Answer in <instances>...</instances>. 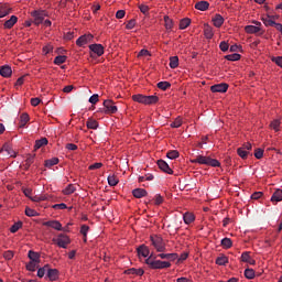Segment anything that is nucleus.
Here are the masks:
<instances>
[{"label":"nucleus","instance_id":"obj_1","mask_svg":"<svg viewBox=\"0 0 282 282\" xmlns=\"http://www.w3.org/2000/svg\"><path fill=\"white\" fill-rule=\"evenodd\" d=\"M132 101L138 102V104H142L145 106H150V105H155L160 101V98L155 95H132Z\"/></svg>","mask_w":282,"mask_h":282},{"label":"nucleus","instance_id":"obj_2","mask_svg":"<svg viewBox=\"0 0 282 282\" xmlns=\"http://www.w3.org/2000/svg\"><path fill=\"white\" fill-rule=\"evenodd\" d=\"M145 264H148V267H150L152 270H163L171 268V262L154 260L153 256H150L145 259Z\"/></svg>","mask_w":282,"mask_h":282},{"label":"nucleus","instance_id":"obj_3","mask_svg":"<svg viewBox=\"0 0 282 282\" xmlns=\"http://www.w3.org/2000/svg\"><path fill=\"white\" fill-rule=\"evenodd\" d=\"M191 163L213 166V167L221 166V163H219V161L212 159L210 156H203V155H198L194 160H191Z\"/></svg>","mask_w":282,"mask_h":282},{"label":"nucleus","instance_id":"obj_4","mask_svg":"<svg viewBox=\"0 0 282 282\" xmlns=\"http://www.w3.org/2000/svg\"><path fill=\"white\" fill-rule=\"evenodd\" d=\"M150 242H152V247L153 249H155L156 252L161 253L166 251L165 240H163L161 236H150Z\"/></svg>","mask_w":282,"mask_h":282},{"label":"nucleus","instance_id":"obj_5","mask_svg":"<svg viewBox=\"0 0 282 282\" xmlns=\"http://www.w3.org/2000/svg\"><path fill=\"white\" fill-rule=\"evenodd\" d=\"M31 18H33V23L35 25H40L41 23H43V21H45L46 12L44 10L33 11L31 12Z\"/></svg>","mask_w":282,"mask_h":282},{"label":"nucleus","instance_id":"obj_6","mask_svg":"<svg viewBox=\"0 0 282 282\" xmlns=\"http://www.w3.org/2000/svg\"><path fill=\"white\" fill-rule=\"evenodd\" d=\"M102 106H105V113L107 115H115L118 112V108L115 106V101L112 100L102 101Z\"/></svg>","mask_w":282,"mask_h":282},{"label":"nucleus","instance_id":"obj_7","mask_svg":"<svg viewBox=\"0 0 282 282\" xmlns=\"http://www.w3.org/2000/svg\"><path fill=\"white\" fill-rule=\"evenodd\" d=\"M89 51H91V53L89 54L91 56V58H95L96 55L97 56H102L104 54V47L101 44H91L89 45Z\"/></svg>","mask_w":282,"mask_h":282},{"label":"nucleus","instance_id":"obj_8","mask_svg":"<svg viewBox=\"0 0 282 282\" xmlns=\"http://www.w3.org/2000/svg\"><path fill=\"white\" fill-rule=\"evenodd\" d=\"M54 242H56L57 247L66 249L67 245H69V238L65 235H59L56 239H54Z\"/></svg>","mask_w":282,"mask_h":282},{"label":"nucleus","instance_id":"obj_9","mask_svg":"<svg viewBox=\"0 0 282 282\" xmlns=\"http://www.w3.org/2000/svg\"><path fill=\"white\" fill-rule=\"evenodd\" d=\"M227 89H229V85L221 83L218 85H214L209 88L212 93H227Z\"/></svg>","mask_w":282,"mask_h":282},{"label":"nucleus","instance_id":"obj_10","mask_svg":"<svg viewBox=\"0 0 282 282\" xmlns=\"http://www.w3.org/2000/svg\"><path fill=\"white\" fill-rule=\"evenodd\" d=\"M158 166L159 170L165 172L166 174L173 175V170L169 166V164L165 161L159 160Z\"/></svg>","mask_w":282,"mask_h":282},{"label":"nucleus","instance_id":"obj_11","mask_svg":"<svg viewBox=\"0 0 282 282\" xmlns=\"http://www.w3.org/2000/svg\"><path fill=\"white\" fill-rule=\"evenodd\" d=\"M156 258L166 261H176L178 259L177 253H159Z\"/></svg>","mask_w":282,"mask_h":282},{"label":"nucleus","instance_id":"obj_12","mask_svg":"<svg viewBox=\"0 0 282 282\" xmlns=\"http://www.w3.org/2000/svg\"><path fill=\"white\" fill-rule=\"evenodd\" d=\"M91 39L93 36L90 34L82 35L80 37H78V40H76V45H78V47H83L84 45L88 44Z\"/></svg>","mask_w":282,"mask_h":282},{"label":"nucleus","instance_id":"obj_13","mask_svg":"<svg viewBox=\"0 0 282 282\" xmlns=\"http://www.w3.org/2000/svg\"><path fill=\"white\" fill-rule=\"evenodd\" d=\"M44 227H51L54 230L62 231V224L58 220H51L43 224Z\"/></svg>","mask_w":282,"mask_h":282},{"label":"nucleus","instance_id":"obj_14","mask_svg":"<svg viewBox=\"0 0 282 282\" xmlns=\"http://www.w3.org/2000/svg\"><path fill=\"white\" fill-rule=\"evenodd\" d=\"M272 19H274L273 15H267V17L262 18L261 21H262V23H264V26H267V28L281 24V23L274 22V20H272Z\"/></svg>","mask_w":282,"mask_h":282},{"label":"nucleus","instance_id":"obj_15","mask_svg":"<svg viewBox=\"0 0 282 282\" xmlns=\"http://www.w3.org/2000/svg\"><path fill=\"white\" fill-rule=\"evenodd\" d=\"M12 74H13V70L11 69L10 66L6 65V66L0 67V76L1 77L9 78V77H11Z\"/></svg>","mask_w":282,"mask_h":282},{"label":"nucleus","instance_id":"obj_16","mask_svg":"<svg viewBox=\"0 0 282 282\" xmlns=\"http://www.w3.org/2000/svg\"><path fill=\"white\" fill-rule=\"evenodd\" d=\"M19 18H17L15 15H11V19L7 20L6 23H3V28L6 30H11L13 29L14 24H17Z\"/></svg>","mask_w":282,"mask_h":282},{"label":"nucleus","instance_id":"obj_17","mask_svg":"<svg viewBox=\"0 0 282 282\" xmlns=\"http://www.w3.org/2000/svg\"><path fill=\"white\" fill-rule=\"evenodd\" d=\"M7 152V155L11 158H17V153L11 149V145L9 143L3 144L0 149V153Z\"/></svg>","mask_w":282,"mask_h":282},{"label":"nucleus","instance_id":"obj_18","mask_svg":"<svg viewBox=\"0 0 282 282\" xmlns=\"http://www.w3.org/2000/svg\"><path fill=\"white\" fill-rule=\"evenodd\" d=\"M28 258H30V262H33V263H40L41 262V254H39L37 252L35 251H28Z\"/></svg>","mask_w":282,"mask_h":282},{"label":"nucleus","instance_id":"obj_19","mask_svg":"<svg viewBox=\"0 0 282 282\" xmlns=\"http://www.w3.org/2000/svg\"><path fill=\"white\" fill-rule=\"evenodd\" d=\"M137 252L139 253V257H142V258H148V256H150V249L144 245L139 246V248L137 249Z\"/></svg>","mask_w":282,"mask_h":282},{"label":"nucleus","instance_id":"obj_20","mask_svg":"<svg viewBox=\"0 0 282 282\" xmlns=\"http://www.w3.org/2000/svg\"><path fill=\"white\" fill-rule=\"evenodd\" d=\"M126 274L127 275L142 276V275H144V270L131 268V269L126 270Z\"/></svg>","mask_w":282,"mask_h":282},{"label":"nucleus","instance_id":"obj_21","mask_svg":"<svg viewBox=\"0 0 282 282\" xmlns=\"http://www.w3.org/2000/svg\"><path fill=\"white\" fill-rule=\"evenodd\" d=\"M212 22H214L215 28L219 29L224 25V17H221L220 14H216L212 19Z\"/></svg>","mask_w":282,"mask_h":282},{"label":"nucleus","instance_id":"obj_22","mask_svg":"<svg viewBox=\"0 0 282 282\" xmlns=\"http://www.w3.org/2000/svg\"><path fill=\"white\" fill-rule=\"evenodd\" d=\"M46 276L51 282H54L58 280V270L57 269H48V272H46Z\"/></svg>","mask_w":282,"mask_h":282},{"label":"nucleus","instance_id":"obj_23","mask_svg":"<svg viewBox=\"0 0 282 282\" xmlns=\"http://www.w3.org/2000/svg\"><path fill=\"white\" fill-rule=\"evenodd\" d=\"M132 197L137 199L147 197V189H142V188L132 189Z\"/></svg>","mask_w":282,"mask_h":282},{"label":"nucleus","instance_id":"obj_24","mask_svg":"<svg viewBox=\"0 0 282 282\" xmlns=\"http://www.w3.org/2000/svg\"><path fill=\"white\" fill-rule=\"evenodd\" d=\"M270 200L275 204L280 203L282 200V191L276 189L275 192H273L272 198H270Z\"/></svg>","mask_w":282,"mask_h":282},{"label":"nucleus","instance_id":"obj_25","mask_svg":"<svg viewBox=\"0 0 282 282\" xmlns=\"http://www.w3.org/2000/svg\"><path fill=\"white\" fill-rule=\"evenodd\" d=\"M210 7V3L206 1H200L195 3V9L198 11H206Z\"/></svg>","mask_w":282,"mask_h":282},{"label":"nucleus","instance_id":"obj_26","mask_svg":"<svg viewBox=\"0 0 282 282\" xmlns=\"http://www.w3.org/2000/svg\"><path fill=\"white\" fill-rule=\"evenodd\" d=\"M245 30L247 34H257L261 32V28L256 25H247Z\"/></svg>","mask_w":282,"mask_h":282},{"label":"nucleus","instance_id":"obj_27","mask_svg":"<svg viewBox=\"0 0 282 282\" xmlns=\"http://www.w3.org/2000/svg\"><path fill=\"white\" fill-rule=\"evenodd\" d=\"M241 262L249 263L251 265L254 264V260L251 259V257H249V252L248 251L241 253Z\"/></svg>","mask_w":282,"mask_h":282},{"label":"nucleus","instance_id":"obj_28","mask_svg":"<svg viewBox=\"0 0 282 282\" xmlns=\"http://www.w3.org/2000/svg\"><path fill=\"white\" fill-rule=\"evenodd\" d=\"M9 14H11V8H9L7 4H3L0 7V19L6 18Z\"/></svg>","mask_w":282,"mask_h":282},{"label":"nucleus","instance_id":"obj_29","mask_svg":"<svg viewBox=\"0 0 282 282\" xmlns=\"http://www.w3.org/2000/svg\"><path fill=\"white\" fill-rule=\"evenodd\" d=\"M195 221V215L192 213H185L184 214V224L191 225Z\"/></svg>","mask_w":282,"mask_h":282},{"label":"nucleus","instance_id":"obj_30","mask_svg":"<svg viewBox=\"0 0 282 282\" xmlns=\"http://www.w3.org/2000/svg\"><path fill=\"white\" fill-rule=\"evenodd\" d=\"M46 144H48V140L46 138H41L37 141H35V151H37L41 148H44Z\"/></svg>","mask_w":282,"mask_h":282},{"label":"nucleus","instance_id":"obj_31","mask_svg":"<svg viewBox=\"0 0 282 282\" xmlns=\"http://www.w3.org/2000/svg\"><path fill=\"white\" fill-rule=\"evenodd\" d=\"M58 158H52L51 160L44 161V167L51 169L52 166H56L58 164Z\"/></svg>","mask_w":282,"mask_h":282},{"label":"nucleus","instance_id":"obj_32","mask_svg":"<svg viewBox=\"0 0 282 282\" xmlns=\"http://www.w3.org/2000/svg\"><path fill=\"white\" fill-rule=\"evenodd\" d=\"M29 121H30V116H28V113H22V115H20V123H19V127H20V128H24L25 124H28Z\"/></svg>","mask_w":282,"mask_h":282},{"label":"nucleus","instance_id":"obj_33","mask_svg":"<svg viewBox=\"0 0 282 282\" xmlns=\"http://www.w3.org/2000/svg\"><path fill=\"white\" fill-rule=\"evenodd\" d=\"M48 270H52V269H48V264L42 267V268H39L37 269V276L39 279H43L45 276V273L48 272Z\"/></svg>","mask_w":282,"mask_h":282},{"label":"nucleus","instance_id":"obj_34","mask_svg":"<svg viewBox=\"0 0 282 282\" xmlns=\"http://www.w3.org/2000/svg\"><path fill=\"white\" fill-rule=\"evenodd\" d=\"M221 247L223 249H230L232 247V240H230V238H223Z\"/></svg>","mask_w":282,"mask_h":282},{"label":"nucleus","instance_id":"obj_35","mask_svg":"<svg viewBox=\"0 0 282 282\" xmlns=\"http://www.w3.org/2000/svg\"><path fill=\"white\" fill-rule=\"evenodd\" d=\"M191 25V20L188 18L180 20V30H185L189 28Z\"/></svg>","mask_w":282,"mask_h":282},{"label":"nucleus","instance_id":"obj_36","mask_svg":"<svg viewBox=\"0 0 282 282\" xmlns=\"http://www.w3.org/2000/svg\"><path fill=\"white\" fill-rule=\"evenodd\" d=\"M66 59H67V56H65V55H57L54 58V65H57V66L63 65Z\"/></svg>","mask_w":282,"mask_h":282},{"label":"nucleus","instance_id":"obj_37","mask_svg":"<svg viewBox=\"0 0 282 282\" xmlns=\"http://www.w3.org/2000/svg\"><path fill=\"white\" fill-rule=\"evenodd\" d=\"M39 263L40 262H28V264H25V269L30 272H35V270L39 268Z\"/></svg>","mask_w":282,"mask_h":282},{"label":"nucleus","instance_id":"obj_38","mask_svg":"<svg viewBox=\"0 0 282 282\" xmlns=\"http://www.w3.org/2000/svg\"><path fill=\"white\" fill-rule=\"evenodd\" d=\"M241 58L240 54L238 53H232L230 55L225 56V59L229 62H238Z\"/></svg>","mask_w":282,"mask_h":282},{"label":"nucleus","instance_id":"obj_39","mask_svg":"<svg viewBox=\"0 0 282 282\" xmlns=\"http://www.w3.org/2000/svg\"><path fill=\"white\" fill-rule=\"evenodd\" d=\"M158 88L163 90V91H166L167 89L171 88V83H169V82H159L158 83Z\"/></svg>","mask_w":282,"mask_h":282},{"label":"nucleus","instance_id":"obj_40","mask_svg":"<svg viewBox=\"0 0 282 282\" xmlns=\"http://www.w3.org/2000/svg\"><path fill=\"white\" fill-rule=\"evenodd\" d=\"M170 61L171 63L169 64V66L171 67V69H176L178 67V56H172Z\"/></svg>","mask_w":282,"mask_h":282},{"label":"nucleus","instance_id":"obj_41","mask_svg":"<svg viewBox=\"0 0 282 282\" xmlns=\"http://www.w3.org/2000/svg\"><path fill=\"white\" fill-rule=\"evenodd\" d=\"M178 156H180V152L176 150L166 152V158H169V160H176Z\"/></svg>","mask_w":282,"mask_h":282},{"label":"nucleus","instance_id":"obj_42","mask_svg":"<svg viewBox=\"0 0 282 282\" xmlns=\"http://www.w3.org/2000/svg\"><path fill=\"white\" fill-rule=\"evenodd\" d=\"M243 276H246L247 280H253L254 279L253 269H246V271H243Z\"/></svg>","mask_w":282,"mask_h":282},{"label":"nucleus","instance_id":"obj_43","mask_svg":"<svg viewBox=\"0 0 282 282\" xmlns=\"http://www.w3.org/2000/svg\"><path fill=\"white\" fill-rule=\"evenodd\" d=\"M229 262V259L226 256L217 257L216 264L217 265H225Z\"/></svg>","mask_w":282,"mask_h":282},{"label":"nucleus","instance_id":"obj_44","mask_svg":"<svg viewBox=\"0 0 282 282\" xmlns=\"http://www.w3.org/2000/svg\"><path fill=\"white\" fill-rule=\"evenodd\" d=\"M204 36H205L207 40H212V37L214 36V32L212 31V28H210V26L204 28Z\"/></svg>","mask_w":282,"mask_h":282},{"label":"nucleus","instance_id":"obj_45","mask_svg":"<svg viewBox=\"0 0 282 282\" xmlns=\"http://www.w3.org/2000/svg\"><path fill=\"white\" fill-rule=\"evenodd\" d=\"M76 187L72 184L67 185V187H65L64 189V195L65 196H69L70 194L75 193Z\"/></svg>","mask_w":282,"mask_h":282},{"label":"nucleus","instance_id":"obj_46","mask_svg":"<svg viewBox=\"0 0 282 282\" xmlns=\"http://www.w3.org/2000/svg\"><path fill=\"white\" fill-rule=\"evenodd\" d=\"M165 29L166 30H173V19L169 18V15H165Z\"/></svg>","mask_w":282,"mask_h":282},{"label":"nucleus","instance_id":"obj_47","mask_svg":"<svg viewBox=\"0 0 282 282\" xmlns=\"http://www.w3.org/2000/svg\"><path fill=\"white\" fill-rule=\"evenodd\" d=\"M118 185V178H116L115 175H109L108 176V186L115 187Z\"/></svg>","mask_w":282,"mask_h":282},{"label":"nucleus","instance_id":"obj_48","mask_svg":"<svg viewBox=\"0 0 282 282\" xmlns=\"http://www.w3.org/2000/svg\"><path fill=\"white\" fill-rule=\"evenodd\" d=\"M280 126H281V122L280 120L275 119L272 121V123H270V127L273 129V131L278 132L280 131Z\"/></svg>","mask_w":282,"mask_h":282},{"label":"nucleus","instance_id":"obj_49","mask_svg":"<svg viewBox=\"0 0 282 282\" xmlns=\"http://www.w3.org/2000/svg\"><path fill=\"white\" fill-rule=\"evenodd\" d=\"M33 159H34V155H32V154L28 155V159H25V164H24L25 170H28V169H30V166H32Z\"/></svg>","mask_w":282,"mask_h":282},{"label":"nucleus","instance_id":"obj_50","mask_svg":"<svg viewBox=\"0 0 282 282\" xmlns=\"http://www.w3.org/2000/svg\"><path fill=\"white\" fill-rule=\"evenodd\" d=\"M86 127H88L89 130H96L98 124L96 120H88V122H86Z\"/></svg>","mask_w":282,"mask_h":282},{"label":"nucleus","instance_id":"obj_51","mask_svg":"<svg viewBox=\"0 0 282 282\" xmlns=\"http://www.w3.org/2000/svg\"><path fill=\"white\" fill-rule=\"evenodd\" d=\"M238 156L241 158V160H246L248 158V150L238 149L237 150Z\"/></svg>","mask_w":282,"mask_h":282},{"label":"nucleus","instance_id":"obj_52","mask_svg":"<svg viewBox=\"0 0 282 282\" xmlns=\"http://www.w3.org/2000/svg\"><path fill=\"white\" fill-rule=\"evenodd\" d=\"M24 213H25V216H28V217H37L39 216L37 212H35L32 208H25Z\"/></svg>","mask_w":282,"mask_h":282},{"label":"nucleus","instance_id":"obj_53","mask_svg":"<svg viewBox=\"0 0 282 282\" xmlns=\"http://www.w3.org/2000/svg\"><path fill=\"white\" fill-rule=\"evenodd\" d=\"M88 102L91 105H96L97 102H99V95L94 94L91 95V97H89Z\"/></svg>","mask_w":282,"mask_h":282},{"label":"nucleus","instance_id":"obj_54","mask_svg":"<svg viewBox=\"0 0 282 282\" xmlns=\"http://www.w3.org/2000/svg\"><path fill=\"white\" fill-rule=\"evenodd\" d=\"M172 129H178L180 127H182V119L176 118V120H174V122L171 123Z\"/></svg>","mask_w":282,"mask_h":282},{"label":"nucleus","instance_id":"obj_55","mask_svg":"<svg viewBox=\"0 0 282 282\" xmlns=\"http://www.w3.org/2000/svg\"><path fill=\"white\" fill-rule=\"evenodd\" d=\"M153 202H154L155 205L160 206L161 204H163V197L160 194H156L153 197Z\"/></svg>","mask_w":282,"mask_h":282},{"label":"nucleus","instance_id":"obj_56","mask_svg":"<svg viewBox=\"0 0 282 282\" xmlns=\"http://www.w3.org/2000/svg\"><path fill=\"white\" fill-rule=\"evenodd\" d=\"M263 153H264V151H263L262 149H256L253 155H254V158H256L257 160H261Z\"/></svg>","mask_w":282,"mask_h":282},{"label":"nucleus","instance_id":"obj_57","mask_svg":"<svg viewBox=\"0 0 282 282\" xmlns=\"http://www.w3.org/2000/svg\"><path fill=\"white\" fill-rule=\"evenodd\" d=\"M88 230H89L88 225H82V227H80V234H82V236H84V238L87 237Z\"/></svg>","mask_w":282,"mask_h":282},{"label":"nucleus","instance_id":"obj_58","mask_svg":"<svg viewBox=\"0 0 282 282\" xmlns=\"http://www.w3.org/2000/svg\"><path fill=\"white\" fill-rule=\"evenodd\" d=\"M28 198H30L31 202H36V203L46 200L45 196H37V195H35V196H33V197L30 196V197H28Z\"/></svg>","mask_w":282,"mask_h":282},{"label":"nucleus","instance_id":"obj_59","mask_svg":"<svg viewBox=\"0 0 282 282\" xmlns=\"http://www.w3.org/2000/svg\"><path fill=\"white\" fill-rule=\"evenodd\" d=\"M20 228H22V223H17V224L12 225L11 234H17V231H19Z\"/></svg>","mask_w":282,"mask_h":282},{"label":"nucleus","instance_id":"obj_60","mask_svg":"<svg viewBox=\"0 0 282 282\" xmlns=\"http://www.w3.org/2000/svg\"><path fill=\"white\" fill-rule=\"evenodd\" d=\"M3 258H6L7 261H10L13 259V251L9 250L3 252Z\"/></svg>","mask_w":282,"mask_h":282},{"label":"nucleus","instance_id":"obj_61","mask_svg":"<svg viewBox=\"0 0 282 282\" xmlns=\"http://www.w3.org/2000/svg\"><path fill=\"white\" fill-rule=\"evenodd\" d=\"M219 48L221 50V52H227V51H229V44L227 42L223 41L219 44Z\"/></svg>","mask_w":282,"mask_h":282},{"label":"nucleus","instance_id":"obj_62","mask_svg":"<svg viewBox=\"0 0 282 282\" xmlns=\"http://www.w3.org/2000/svg\"><path fill=\"white\" fill-rule=\"evenodd\" d=\"M134 25H135V21L134 19H131L127 22V25H126V29L127 30H133L134 29Z\"/></svg>","mask_w":282,"mask_h":282},{"label":"nucleus","instance_id":"obj_63","mask_svg":"<svg viewBox=\"0 0 282 282\" xmlns=\"http://www.w3.org/2000/svg\"><path fill=\"white\" fill-rule=\"evenodd\" d=\"M101 167H102V163H94V164L89 165L88 170L95 171V170H99Z\"/></svg>","mask_w":282,"mask_h":282},{"label":"nucleus","instance_id":"obj_64","mask_svg":"<svg viewBox=\"0 0 282 282\" xmlns=\"http://www.w3.org/2000/svg\"><path fill=\"white\" fill-rule=\"evenodd\" d=\"M272 62L282 68V56L272 57Z\"/></svg>","mask_w":282,"mask_h":282}]
</instances>
